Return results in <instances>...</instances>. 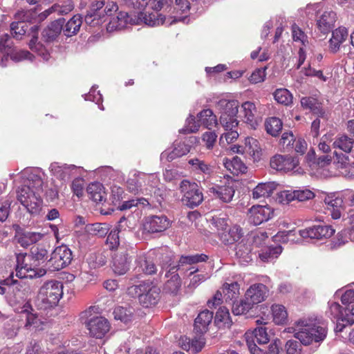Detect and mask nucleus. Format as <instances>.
I'll list each match as a JSON object with an SVG mask.
<instances>
[{"mask_svg":"<svg viewBox=\"0 0 354 354\" xmlns=\"http://www.w3.org/2000/svg\"><path fill=\"white\" fill-rule=\"evenodd\" d=\"M82 24V19L80 15H74L68 22L66 24L63 28L64 35L67 37H71L76 34Z\"/></svg>","mask_w":354,"mask_h":354,"instance_id":"58836bf2","label":"nucleus"},{"mask_svg":"<svg viewBox=\"0 0 354 354\" xmlns=\"http://www.w3.org/2000/svg\"><path fill=\"white\" fill-rule=\"evenodd\" d=\"M281 252L282 247L281 245L268 247L263 249L261 252L259 253V258L263 261H270L274 259L277 258Z\"/></svg>","mask_w":354,"mask_h":354,"instance_id":"8fccbe9b","label":"nucleus"},{"mask_svg":"<svg viewBox=\"0 0 354 354\" xmlns=\"http://www.w3.org/2000/svg\"><path fill=\"white\" fill-rule=\"evenodd\" d=\"M268 289L263 283H256L251 286L246 291L245 299L248 301V308H252L264 301L267 297Z\"/></svg>","mask_w":354,"mask_h":354,"instance_id":"a211bd4d","label":"nucleus"},{"mask_svg":"<svg viewBox=\"0 0 354 354\" xmlns=\"http://www.w3.org/2000/svg\"><path fill=\"white\" fill-rule=\"evenodd\" d=\"M189 163L194 166L196 169H198L204 174H210L212 172V167L198 158L189 160Z\"/></svg>","mask_w":354,"mask_h":354,"instance_id":"e2e57ef3","label":"nucleus"},{"mask_svg":"<svg viewBox=\"0 0 354 354\" xmlns=\"http://www.w3.org/2000/svg\"><path fill=\"white\" fill-rule=\"evenodd\" d=\"M239 102L235 99L229 98L228 95H223V137L229 145L239 138L238 113Z\"/></svg>","mask_w":354,"mask_h":354,"instance_id":"20e7f679","label":"nucleus"},{"mask_svg":"<svg viewBox=\"0 0 354 354\" xmlns=\"http://www.w3.org/2000/svg\"><path fill=\"white\" fill-rule=\"evenodd\" d=\"M48 250L42 246L32 248L30 254H19L17 256L16 276L20 279H32L44 276L46 270L37 267L46 263Z\"/></svg>","mask_w":354,"mask_h":354,"instance_id":"f03ea898","label":"nucleus"},{"mask_svg":"<svg viewBox=\"0 0 354 354\" xmlns=\"http://www.w3.org/2000/svg\"><path fill=\"white\" fill-rule=\"evenodd\" d=\"M239 285L236 281H225L223 283V294L225 302L234 304L239 295Z\"/></svg>","mask_w":354,"mask_h":354,"instance_id":"473e14b6","label":"nucleus"},{"mask_svg":"<svg viewBox=\"0 0 354 354\" xmlns=\"http://www.w3.org/2000/svg\"><path fill=\"white\" fill-rule=\"evenodd\" d=\"M26 24L23 21L13 22L11 24V33L14 37L17 39H21V36L25 35Z\"/></svg>","mask_w":354,"mask_h":354,"instance_id":"6e6d98bb","label":"nucleus"},{"mask_svg":"<svg viewBox=\"0 0 354 354\" xmlns=\"http://www.w3.org/2000/svg\"><path fill=\"white\" fill-rule=\"evenodd\" d=\"M198 120H196L192 115L186 120L185 129L180 131L185 133H196L199 130L201 125H204L206 128L211 129L217 124L216 116L211 109H205L201 111L198 115Z\"/></svg>","mask_w":354,"mask_h":354,"instance_id":"9d476101","label":"nucleus"},{"mask_svg":"<svg viewBox=\"0 0 354 354\" xmlns=\"http://www.w3.org/2000/svg\"><path fill=\"white\" fill-rule=\"evenodd\" d=\"M18 175L23 185L17 189V200L30 214H39L43 203L44 173L38 168H26Z\"/></svg>","mask_w":354,"mask_h":354,"instance_id":"f257e3e1","label":"nucleus"},{"mask_svg":"<svg viewBox=\"0 0 354 354\" xmlns=\"http://www.w3.org/2000/svg\"><path fill=\"white\" fill-rule=\"evenodd\" d=\"M293 332L295 337L304 345H309L313 342H322L326 338L327 334L326 327L307 320L297 322Z\"/></svg>","mask_w":354,"mask_h":354,"instance_id":"423d86ee","label":"nucleus"},{"mask_svg":"<svg viewBox=\"0 0 354 354\" xmlns=\"http://www.w3.org/2000/svg\"><path fill=\"white\" fill-rule=\"evenodd\" d=\"M136 24V18H133L126 12L120 11L116 12L111 18H110L106 28L108 31L112 32L122 29L128 24Z\"/></svg>","mask_w":354,"mask_h":354,"instance_id":"412c9836","label":"nucleus"},{"mask_svg":"<svg viewBox=\"0 0 354 354\" xmlns=\"http://www.w3.org/2000/svg\"><path fill=\"white\" fill-rule=\"evenodd\" d=\"M266 67L254 70L248 78L250 82L252 84H257L264 82L266 77Z\"/></svg>","mask_w":354,"mask_h":354,"instance_id":"13d9d810","label":"nucleus"},{"mask_svg":"<svg viewBox=\"0 0 354 354\" xmlns=\"http://www.w3.org/2000/svg\"><path fill=\"white\" fill-rule=\"evenodd\" d=\"M207 306L209 308H216L218 310L216 313L214 323L216 325L218 326L221 322V319L219 318L218 315L219 312L221 310V293L218 291L214 296L213 299L208 301Z\"/></svg>","mask_w":354,"mask_h":354,"instance_id":"603ef678","label":"nucleus"},{"mask_svg":"<svg viewBox=\"0 0 354 354\" xmlns=\"http://www.w3.org/2000/svg\"><path fill=\"white\" fill-rule=\"evenodd\" d=\"M74 8V5L71 0L65 1L62 5L59 4H54L50 8L44 11L41 15L40 18H46L51 13L56 12L58 15H66L71 11H72Z\"/></svg>","mask_w":354,"mask_h":354,"instance_id":"72a5a7b5","label":"nucleus"},{"mask_svg":"<svg viewBox=\"0 0 354 354\" xmlns=\"http://www.w3.org/2000/svg\"><path fill=\"white\" fill-rule=\"evenodd\" d=\"M118 232L119 230L118 229H114L110 232L107 236L106 244L111 250L116 248L119 245Z\"/></svg>","mask_w":354,"mask_h":354,"instance_id":"69168bd1","label":"nucleus"},{"mask_svg":"<svg viewBox=\"0 0 354 354\" xmlns=\"http://www.w3.org/2000/svg\"><path fill=\"white\" fill-rule=\"evenodd\" d=\"M277 199L279 203L288 204L295 200V191L283 190L278 194Z\"/></svg>","mask_w":354,"mask_h":354,"instance_id":"0e129e2a","label":"nucleus"},{"mask_svg":"<svg viewBox=\"0 0 354 354\" xmlns=\"http://www.w3.org/2000/svg\"><path fill=\"white\" fill-rule=\"evenodd\" d=\"M190 150V147L185 142L174 144V148L172 151L165 150L160 155L161 160L171 161L178 157L187 154Z\"/></svg>","mask_w":354,"mask_h":354,"instance_id":"7c9ffc66","label":"nucleus"},{"mask_svg":"<svg viewBox=\"0 0 354 354\" xmlns=\"http://www.w3.org/2000/svg\"><path fill=\"white\" fill-rule=\"evenodd\" d=\"M89 198L94 202H102L105 199V192L102 185L100 183H92L87 187Z\"/></svg>","mask_w":354,"mask_h":354,"instance_id":"e433bc0d","label":"nucleus"},{"mask_svg":"<svg viewBox=\"0 0 354 354\" xmlns=\"http://www.w3.org/2000/svg\"><path fill=\"white\" fill-rule=\"evenodd\" d=\"M129 293L137 296L145 308L155 306L160 299V289L152 282H143L129 288Z\"/></svg>","mask_w":354,"mask_h":354,"instance_id":"6e6552de","label":"nucleus"},{"mask_svg":"<svg viewBox=\"0 0 354 354\" xmlns=\"http://www.w3.org/2000/svg\"><path fill=\"white\" fill-rule=\"evenodd\" d=\"M295 191V199L299 201H305L310 200L315 196L313 192L309 189H297Z\"/></svg>","mask_w":354,"mask_h":354,"instance_id":"774afa93","label":"nucleus"},{"mask_svg":"<svg viewBox=\"0 0 354 354\" xmlns=\"http://www.w3.org/2000/svg\"><path fill=\"white\" fill-rule=\"evenodd\" d=\"M180 190L183 194V201L191 207L199 205L203 200V194L195 183L184 180L180 183Z\"/></svg>","mask_w":354,"mask_h":354,"instance_id":"ddd939ff","label":"nucleus"},{"mask_svg":"<svg viewBox=\"0 0 354 354\" xmlns=\"http://www.w3.org/2000/svg\"><path fill=\"white\" fill-rule=\"evenodd\" d=\"M295 231L289 230L277 233L274 236L275 241H281L282 243L295 242Z\"/></svg>","mask_w":354,"mask_h":354,"instance_id":"052dcab7","label":"nucleus"},{"mask_svg":"<svg viewBox=\"0 0 354 354\" xmlns=\"http://www.w3.org/2000/svg\"><path fill=\"white\" fill-rule=\"evenodd\" d=\"M77 169L74 165H61L58 162H53L50 166L51 173L62 180L69 179L73 171Z\"/></svg>","mask_w":354,"mask_h":354,"instance_id":"cd10ccee","label":"nucleus"},{"mask_svg":"<svg viewBox=\"0 0 354 354\" xmlns=\"http://www.w3.org/2000/svg\"><path fill=\"white\" fill-rule=\"evenodd\" d=\"M136 263V266L134 268L136 274H152L156 272V267L153 262L147 259L145 256L139 257L137 259Z\"/></svg>","mask_w":354,"mask_h":354,"instance_id":"2f4dec72","label":"nucleus"},{"mask_svg":"<svg viewBox=\"0 0 354 354\" xmlns=\"http://www.w3.org/2000/svg\"><path fill=\"white\" fill-rule=\"evenodd\" d=\"M147 180L148 183L149 182L153 183L154 185L157 183L158 179L156 178V176L151 175V176H146L144 174H141L139 172H133L130 174L129 178L127 180V187L128 190L135 194L142 193L146 194H148V191L149 192H151L152 190L153 191L154 194H156V192H160V189H156L153 186L150 185L151 189H149L148 188H143V184L146 183Z\"/></svg>","mask_w":354,"mask_h":354,"instance_id":"9b49d317","label":"nucleus"},{"mask_svg":"<svg viewBox=\"0 0 354 354\" xmlns=\"http://www.w3.org/2000/svg\"><path fill=\"white\" fill-rule=\"evenodd\" d=\"M129 268V259L125 253L117 254L113 259V270L119 275L124 274Z\"/></svg>","mask_w":354,"mask_h":354,"instance_id":"f704fd0d","label":"nucleus"},{"mask_svg":"<svg viewBox=\"0 0 354 354\" xmlns=\"http://www.w3.org/2000/svg\"><path fill=\"white\" fill-rule=\"evenodd\" d=\"M109 230V225L106 223H96L87 225L86 231L91 235L103 237L107 234Z\"/></svg>","mask_w":354,"mask_h":354,"instance_id":"37998d69","label":"nucleus"},{"mask_svg":"<svg viewBox=\"0 0 354 354\" xmlns=\"http://www.w3.org/2000/svg\"><path fill=\"white\" fill-rule=\"evenodd\" d=\"M62 296V284L57 281H49L40 288L36 299L39 308L47 309L55 306Z\"/></svg>","mask_w":354,"mask_h":354,"instance_id":"0eeeda50","label":"nucleus"},{"mask_svg":"<svg viewBox=\"0 0 354 354\" xmlns=\"http://www.w3.org/2000/svg\"><path fill=\"white\" fill-rule=\"evenodd\" d=\"M62 29V25L61 22L59 21H55L43 30V37L47 41H53L60 34Z\"/></svg>","mask_w":354,"mask_h":354,"instance_id":"ea45409f","label":"nucleus"},{"mask_svg":"<svg viewBox=\"0 0 354 354\" xmlns=\"http://www.w3.org/2000/svg\"><path fill=\"white\" fill-rule=\"evenodd\" d=\"M348 32L345 27H339L332 32V37L329 40V49L330 52L335 53L341 45L347 39Z\"/></svg>","mask_w":354,"mask_h":354,"instance_id":"bb28decb","label":"nucleus"},{"mask_svg":"<svg viewBox=\"0 0 354 354\" xmlns=\"http://www.w3.org/2000/svg\"><path fill=\"white\" fill-rule=\"evenodd\" d=\"M292 35L295 41L301 42L303 45L308 42L306 35L295 24L292 26Z\"/></svg>","mask_w":354,"mask_h":354,"instance_id":"680f3d73","label":"nucleus"},{"mask_svg":"<svg viewBox=\"0 0 354 354\" xmlns=\"http://www.w3.org/2000/svg\"><path fill=\"white\" fill-rule=\"evenodd\" d=\"M270 167L277 171L288 172L297 169L295 172L300 173L299 159L290 155L277 154L270 159Z\"/></svg>","mask_w":354,"mask_h":354,"instance_id":"2eb2a0df","label":"nucleus"},{"mask_svg":"<svg viewBox=\"0 0 354 354\" xmlns=\"http://www.w3.org/2000/svg\"><path fill=\"white\" fill-rule=\"evenodd\" d=\"M118 6L113 1L92 0L85 16V22L95 26L111 18L118 11Z\"/></svg>","mask_w":354,"mask_h":354,"instance_id":"39448f33","label":"nucleus"},{"mask_svg":"<svg viewBox=\"0 0 354 354\" xmlns=\"http://www.w3.org/2000/svg\"><path fill=\"white\" fill-rule=\"evenodd\" d=\"M114 317L124 323L129 322L132 317V312L124 307L118 306L114 309Z\"/></svg>","mask_w":354,"mask_h":354,"instance_id":"864d4df0","label":"nucleus"},{"mask_svg":"<svg viewBox=\"0 0 354 354\" xmlns=\"http://www.w3.org/2000/svg\"><path fill=\"white\" fill-rule=\"evenodd\" d=\"M333 146L335 148H338L346 153H349L354 146V140L346 135H342L336 138L333 142Z\"/></svg>","mask_w":354,"mask_h":354,"instance_id":"a18cd8bd","label":"nucleus"},{"mask_svg":"<svg viewBox=\"0 0 354 354\" xmlns=\"http://www.w3.org/2000/svg\"><path fill=\"white\" fill-rule=\"evenodd\" d=\"M245 338L251 354H267L266 352L259 348L254 342L252 333H245Z\"/></svg>","mask_w":354,"mask_h":354,"instance_id":"4d7b16f0","label":"nucleus"},{"mask_svg":"<svg viewBox=\"0 0 354 354\" xmlns=\"http://www.w3.org/2000/svg\"><path fill=\"white\" fill-rule=\"evenodd\" d=\"M273 212L270 207L266 205H253L248 211L250 223L259 225L264 221H268Z\"/></svg>","mask_w":354,"mask_h":354,"instance_id":"6ab92c4d","label":"nucleus"},{"mask_svg":"<svg viewBox=\"0 0 354 354\" xmlns=\"http://www.w3.org/2000/svg\"><path fill=\"white\" fill-rule=\"evenodd\" d=\"M244 112V118L245 122L250 124L252 127L257 124V109L253 102H245L242 104Z\"/></svg>","mask_w":354,"mask_h":354,"instance_id":"4c0bfd02","label":"nucleus"},{"mask_svg":"<svg viewBox=\"0 0 354 354\" xmlns=\"http://www.w3.org/2000/svg\"><path fill=\"white\" fill-rule=\"evenodd\" d=\"M213 319V313L208 310L201 312L194 321V330L197 333L204 334L207 331L208 326Z\"/></svg>","mask_w":354,"mask_h":354,"instance_id":"c85d7f7f","label":"nucleus"},{"mask_svg":"<svg viewBox=\"0 0 354 354\" xmlns=\"http://www.w3.org/2000/svg\"><path fill=\"white\" fill-rule=\"evenodd\" d=\"M341 300L344 306V310L338 303L331 302L328 313L331 318L337 319V322H348L346 317L349 315L354 316V290H346L342 296Z\"/></svg>","mask_w":354,"mask_h":354,"instance_id":"1a4fd4ad","label":"nucleus"},{"mask_svg":"<svg viewBox=\"0 0 354 354\" xmlns=\"http://www.w3.org/2000/svg\"><path fill=\"white\" fill-rule=\"evenodd\" d=\"M73 259L72 252L66 245L57 247L46 261V266L53 271L59 270L69 265Z\"/></svg>","mask_w":354,"mask_h":354,"instance_id":"f8f14e48","label":"nucleus"},{"mask_svg":"<svg viewBox=\"0 0 354 354\" xmlns=\"http://www.w3.org/2000/svg\"><path fill=\"white\" fill-rule=\"evenodd\" d=\"M277 184L274 182L259 183L252 191V198L261 200L269 197L276 189Z\"/></svg>","mask_w":354,"mask_h":354,"instance_id":"c756f323","label":"nucleus"},{"mask_svg":"<svg viewBox=\"0 0 354 354\" xmlns=\"http://www.w3.org/2000/svg\"><path fill=\"white\" fill-rule=\"evenodd\" d=\"M86 326L90 335L96 338H102L110 329L108 320L102 317L91 319Z\"/></svg>","mask_w":354,"mask_h":354,"instance_id":"aec40b11","label":"nucleus"},{"mask_svg":"<svg viewBox=\"0 0 354 354\" xmlns=\"http://www.w3.org/2000/svg\"><path fill=\"white\" fill-rule=\"evenodd\" d=\"M224 165L233 174H238L239 172L244 173L247 169L244 163L237 156L234 157L232 160H226Z\"/></svg>","mask_w":354,"mask_h":354,"instance_id":"c03bdc74","label":"nucleus"},{"mask_svg":"<svg viewBox=\"0 0 354 354\" xmlns=\"http://www.w3.org/2000/svg\"><path fill=\"white\" fill-rule=\"evenodd\" d=\"M336 14L332 10H325L317 18V27L324 34L328 33L334 27Z\"/></svg>","mask_w":354,"mask_h":354,"instance_id":"b1692460","label":"nucleus"},{"mask_svg":"<svg viewBox=\"0 0 354 354\" xmlns=\"http://www.w3.org/2000/svg\"><path fill=\"white\" fill-rule=\"evenodd\" d=\"M241 229L236 225H230L227 222L223 223V243L234 245L241 237Z\"/></svg>","mask_w":354,"mask_h":354,"instance_id":"393cba45","label":"nucleus"},{"mask_svg":"<svg viewBox=\"0 0 354 354\" xmlns=\"http://www.w3.org/2000/svg\"><path fill=\"white\" fill-rule=\"evenodd\" d=\"M235 193V189L232 182H229L223 189V203H228L231 201Z\"/></svg>","mask_w":354,"mask_h":354,"instance_id":"338daca9","label":"nucleus"},{"mask_svg":"<svg viewBox=\"0 0 354 354\" xmlns=\"http://www.w3.org/2000/svg\"><path fill=\"white\" fill-rule=\"evenodd\" d=\"M169 225L170 221L166 216H150L145 218L142 230L146 233H158L166 230Z\"/></svg>","mask_w":354,"mask_h":354,"instance_id":"dca6fc26","label":"nucleus"},{"mask_svg":"<svg viewBox=\"0 0 354 354\" xmlns=\"http://www.w3.org/2000/svg\"><path fill=\"white\" fill-rule=\"evenodd\" d=\"M266 129L268 133L277 136L282 129V122L278 118L272 117L266 121Z\"/></svg>","mask_w":354,"mask_h":354,"instance_id":"09e8293b","label":"nucleus"},{"mask_svg":"<svg viewBox=\"0 0 354 354\" xmlns=\"http://www.w3.org/2000/svg\"><path fill=\"white\" fill-rule=\"evenodd\" d=\"M140 11L138 12L136 24L140 21L147 26H155L165 23L164 19L160 15H158L156 10L149 9L148 7L143 8H137Z\"/></svg>","mask_w":354,"mask_h":354,"instance_id":"4be33fe9","label":"nucleus"},{"mask_svg":"<svg viewBox=\"0 0 354 354\" xmlns=\"http://www.w3.org/2000/svg\"><path fill=\"white\" fill-rule=\"evenodd\" d=\"M19 314L20 318L26 319V322L25 326L26 328H32L36 330L41 329V326L43 324L42 321L39 318L36 313H33V309L28 303L21 308V310L19 312Z\"/></svg>","mask_w":354,"mask_h":354,"instance_id":"5701e85b","label":"nucleus"},{"mask_svg":"<svg viewBox=\"0 0 354 354\" xmlns=\"http://www.w3.org/2000/svg\"><path fill=\"white\" fill-rule=\"evenodd\" d=\"M207 259V256L204 254H194L189 256H182L178 264L177 270L180 272L190 271L189 274H192L198 271V268H195L193 264L205 261ZM176 270L175 267L171 268L168 274H166V277L169 278L165 283L164 290L166 292L176 294L179 290L181 281L178 274L176 273Z\"/></svg>","mask_w":354,"mask_h":354,"instance_id":"7ed1b4c3","label":"nucleus"},{"mask_svg":"<svg viewBox=\"0 0 354 354\" xmlns=\"http://www.w3.org/2000/svg\"><path fill=\"white\" fill-rule=\"evenodd\" d=\"M335 230L330 225H315L311 227L299 230L301 237L321 239L330 238Z\"/></svg>","mask_w":354,"mask_h":354,"instance_id":"f3484780","label":"nucleus"},{"mask_svg":"<svg viewBox=\"0 0 354 354\" xmlns=\"http://www.w3.org/2000/svg\"><path fill=\"white\" fill-rule=\"evenodd\" d=\"M273 321L277 324H283L288 318V313L285 307L282 305L275 304L272 306Z\"/></svg>","mask_w":354,"mask_h":354,"instance_id":"49530a36","label":"nucleus"},{"mask_svg":"<svg viewBox=\"0 0 354 354\" xmlns=\"http://www.w3.org/2000/svg\"><path fill=\"white\" fill-rule=\"evenodd\" d=\"M225 151L228 153H243L251 157L254 161L260 158L261 148L259 141L253 138H247L245 140L244 147L233 145L225 147Z\"/></svg>","mask_w":354,"mask_h":354,"instance_id":"4468645a","label":"nucleus"},{"mask_svg":"<svg viewBox=\"0 0 354 354\" xmlns=\"http://www.w3.org/2000/svg\"><path fill=\"white\" fill-rule=\"evenodd\" d=\"M123 3L133 8L148 7L153 10H160L167 3V0H121Z\"/></svg>","mask_w":354,"mask_h":354,"instance_id":"a878e982","label":"nucleus"},{"mask_svg":"<svg viewBox=\"0 0 354 354\" xmlns=\"http://www.w3.org/2000/svg\"><path fill=\"white\" fill-rule=\"evenodd\" d=\"M250 333L253 334V340L256 339L260 344H267L269 342V336L265 327L259 326Z\"/></svg>","mask_w":354,"mask_h":354,"instance_id":"5fc2aeb1","label":"nucleus"},{"mask_svg":"<svg viewBox=\"0 0 354 354\" xmlns=\"http://www.w3.org/2000/svg\"><path fill=\"white\" fill-rule=\"evenodd\" d=\"M333 154V164L336 168L339 169L341 173L345 171L351 162L349 156L347 154L337 151H334Z\"/></svg>","mask_w":354,"mask_h":354,"instance_id":"de8ad7c7","label":"nucleus"},{"mask_svg":"<svg viewBox=\"0 0 354 354\" xmlns=\"http://www.w3.org/2000/svg\"><path fill=\"white\" fill-rule=\"evenodd\" d=\"M44 236V234L41 232L26 231L21 235L19 242L21 245L26 246L38 242Z\"/></svg>","mask_w":354,"mask_h":354,"instance_id":"79ce46f5","label":"nucleus"},{"mask_svg":"<svg viewBox=\"0 0 354 354\" xmlns=\"http://www.w3.org/2000/svg\"><path fill=\"white\" fill-rule=\"evenodd\" d=\"M38 28L37 26L31 27V30L33 33L32 39L29 42L30 48L35 52H37L39 55L41 56L45 61H48L50 58V54L45 49L42 44L37 43V35H35Z\"/></svg>","mask_w":354,"mask_h":354,"instance_id":"c9c22d12","label":"nucleus"},{"mask_svg":"<svg viewBox=\"0 0 354 354\" xmlns=\"http://www.w3.org/2000/svg\"><path fill=\"white\" fill-rule=\"evenodd\" d=\"M274 100L279 104L288 105L292 102V96L286 88H278L274 93Z\"/></svg>","mask_w":354,"mask_h":354,"instance_id":"3c124183","label":"nucleus"},{"mask_svg":"<svg viewBox=\"0 0 354 354\" xmlns=\"http://www.w3.org/2000/svg\"><path fill=\"white\" fill-rule=\"evenodd\" d=\"M301 104L304 109H308L319 116H322L324 112L320 106L318 101L311 97H304L301 99Z\"/></svg>","mask_w":354,"mask_h":354,"instance_id":"a19ab883","label":"nucleus"},{"mask_svg":"<svg viewBox=\"0 0 354 354\" xmlns=\"http://www.w3.org/2000/svg\"><path fill=\"white\" fill-rule=\"evenodd\" d=\"M138 204H141L142 206L149 205V202L145 198H140L137 199H131L129 201H124L120 205V210H125L131 208L132 207L137 206Z\"/></svg>","mask_w":354,"mask_h":354,"instance_id":"bf43d9fd","label":"nucleus"}]
</instances>
